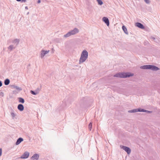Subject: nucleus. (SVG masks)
<instances>
[{
    "instance_id": "1",
    "label": "nucleus",
    "mask_w": 160,
    "mask_h": 160,
    "mask_svg": "<svg viewBox=\"0 0 160 160\" xmlns=\"http://www.w3.org/2000/svg\"><path fill=\"white\" fill-rule=\"evenodd\" d=\"M134 75L133 73L129 72H122L117 73L114 75L113 76L115 77L121 78H126L132 76Z\"/></svg>"
},
{
    "instance_id": "2",
    "label": "nucleus",
    "mask_w": 160,
    "mask_h": 160,
    "mask_svg": "<svg viewBox=\"0 0 160 160\" xmlns=\"http://www.w3.org/2000/svg\"><path fill=\"white\" fill-rule=\"evenodd\" d=\"M88 56V52L86 50H84L82 52L81 57L79 60V63L81 64L84 62L87 59Z\"/></svg>"
},
{
    "instance_id": "3",
    "label": "nucleus",
    "mask_w": 160,
    "mask_h": 160,
    "mask_svg": "<svg viewBox=\"0 0 160 160\" xmlns=\"http://www.w3.org/2000/svg\"><path fill=\"white\" fill-rule=\"evenodd\" d=\"M78 29L77 28H75L73 30L70 31L67 34H65L64 35V37L65 38L68 37L70 36H71L74 35L78 33Z\"/></svg>"
},
{
    "instance_id": "4",
    "label": "nucleus",
    "mask_w": 160,
    "mask_h": 160,
    "mask_svg": "<svg viewBox=\"0 0 160 160\" xmlns=\"http://www.w3.org/2000/svg\"><path fill=\"white\" fill-rule=\"evenodd\" d=\"M120 147L124 150L128 154H129L131 153V150L129 147L122 145H121Z\"/></svg>"
},
{
    "instance_id": "5",
    "label": "nucleus",
    "mask_w": 160,
    "mask_h": 160,
    "mask_svg": "<svg viewBox=\"0 0 160 160\" xmlns=\"http://www.w3.org/2000/svg\"><path fill=\"white\" fill-rule=\"evenodd\" d=\"M29 153L28 152H25L20 157V158L22 159H26L29 157Z\"/></svg>"
},
{
    "instance_id": "6",
    "label": "nucleus",
    "mask_w": 160,
    "mask_h": 160,
    "mask_svg": "<svg viewBox=\"0 0 160 160\" xmlns=\"http://www.w3.org/2000/svg\"><path fill=\"white\" fill-rule=\"evenodd\" d=\"M49 50L45 51L44 50H42L41 52L40 57L42 58L44 56L49 52Z\"/></svg>"
},
{
    "instance_id": "7",
    "label": "nucleus",
    "mask_w": 160,
    "mask_h": 160,
    "mask_svg": "<svg viewBox=\"0 0 160 160\" xmlns=\"http://www.w3.org/2000/svg\"><path fill=\"white\" fill-rule=\"evenodd\" d=\"M39 158V155L38 154H35L31 158V160H38Z\"/></svg>"
},
{
    "instance_id": "8",
    "label": "nucleus",
    "mask_w": 160,
    "mask_h": 160,
    "mask_svg": "<svg viewBox=\"0 0 160 160\" xmlns=\"http://www.w3.org/2000/svg\"><path fill=\"white\" fill-rule=\"evenodd\" d=\"M102 20L108 26H109V22L108 18L106 17H104L102 18Z\"/></svg>"
},
{
    "instance_id": "9",
    "label": "nucleus",
    "mask_w": 160,
    "mask_h": 160,
    "mask_svg": "<svg viewBox=\"0 0 160 160\" xmlns=\"http://www.w3.org/2000/svg\"><path fill=\"white\" fill-rule=\"evenodd\" d=\"M149 69L152 70L154 71H156L159 70V68L158 67L154 65H150Z\"/></svg>"
},
{
    "instance_id": "10",
    "label": "nucleus",
    "mask_w": 160,
    "mask_h": 160,
    "mask_svg": "<svg viewBox=\"0 0 160 160\" xmlns=\"http://www.w3.org/2000/svg\"><path fill=\"white\" fill-rule=\"evenodd\" d=\"M135 25L137 27L140 28L142 29H143L144 28V27L143 25L140 22H138L136 23H135Z\"/></svg>"
},
{
    "instance_id": "11",
    "label": "nucleus",
    "mask_w": 160,
    "mask_h": 160,
    "mask_svg": "<svg viewBox=\"0 0 160 160\" xmlns=\"http://www.w3.org/2000/svg\"><path fill=\"white\" fill-rule=\"evenodd\" d=\"M17 108L20 111H22L24 109V107L22 104H20L18 105Z\"/></svg>"
},
{
    "instance_id": "12",
    "label": "nucleus",
    "mask_w": 160,
    "mask_h": 160,
    "mask_svg": "<svg viewBox=\"0 0 160 160\" xmlns=\"http://www.w3.org/2000/svg\"><path fill=\"white\" fill-rule=\"evenodd\" d=\"M150 65H145L141 66L140 68L143 69H150Z\"/></svg>"
},
{
    "instance_id": "13",
    "label": "nucleus",
    "mask_w": 160,
    "mask_h": 160,
    "mask_svg": "<svg viewBox=\"0 0 160 160\" xmlns=\"http://www.w3.org/2000/svg\"><path fill=\"white\" fill-rule=\"evenodd\" d=\"M23 139L22 138H19L16 142L15 144L16 145H18L19 144L22 142L23 141Z\"/></svg>"
},
{
    "instance_id": "14",
    "label": "nucleus",
    "mask_w": 160,
    "mask_h": 160,
    "mask_svg": "<svg viewBox=\"0 0 160 160\" xmlns=\"http://www.w3.org/2000/svg\"><path fill=\"white\" fill-rule=\"evenodd\" d=\"M19 40L18 39H15L14 40L12 41V42L16 45V47L19 44Z\"/></svg>"
},
{
    "instance_id": "15",
    "label": "nucleus",
    "mask_w": 160,
    "mask_h": 160,
    "mask_svg": "<svg viewBox=\"0 0 160 160\" xmlns=\"http://www.w3.org/2000/svg\"><path fill=\"white\" fill-rule=\"evenodd\" d=\"M12 87L13 88L16 89V90H17L18 91H20L22 90V89L21 88H20V87H18V86H16V85H12Z\"/></svg>"
},
{
    "instance_id": "16",
    "label": "nucleus",
    "mask_w": 160,
    "mask_h": 160,
    "mask_svg": "<svg viewBox=\"0 0 160 160\" xmlns=\"http://www.w3.org/2000/svg\"><path fill=\"white\" fill-rule=\"evenodd\" d=\"M16 46H14V45H10L8 48V49L10 51H11L13 49H15L16 48Z\"/></svg>"
},
{
    "instance_id": "17",
    "label": "nucleus",
    "mask_w": 160,
    "mask_h": 160,
    "mask_svg": "<svg viewBox=\"0 0 160 160\" xmlns=\"http://www.w3.org/2000/svg\"><path fill=\"white\" fill-rule=\"evenodd\" d=\"M122 28L124 33L126 34H128V32L126 27L125 26L123 25L122 27Z\"/></svg>"
},
{
    "instance_id": "18",
    "label": "nucleus",
    "mask_w": 160,
    "mask_h": 160,
    "mask_svg": "<svg viewBox=\"0 0 160 160\" xmlns=\"http://www.w3.org/2000/svg\"><path fill=\"white\" fill-rule=\"evenodd\" d=\"M10 82V81L9 79L7 78L4 81V84L6 85H8Z\"/></svg>"
},
{
    "instance_id": "19",
    "label": "nucleus",
    "mask_w": 160,
    "mask_h": 160,
    "mask_svg": "<svg viewBox=\"0 0 160 160\" xmlns=\"http://www.w3.org/2000/svg\"><path fill=\"white\" fill-rule=\"evenodd\" d=\"M30 92L33 95H36L38 93V90H36L35 91L31 90L30 91Z\"/></svg>"
},
{
    "instance_id": "20",
    "label": "nucleus",
    "mask_w": 160,
    "mask_h": 160,
    "mask_svg": "<svg viewBox=\"0 0 160 160\" xmlns=\"http://www.w3.org/2000/svg\"><path fill=\"white\" fill-rule=\"evenodd\" d=\"M138 112L137 108L129 110L128 112L129 113H134Z\"/></svg>"
},
{
    "instance_id": "21",
    "label": "nucleus",
    "mask_w": 160,
    "mask_h": 160,
    "mask_svg": "<svg viewBox=\"0 0 160 160\" xmlns=\"http://www.w3.org/2000/svg\"><path fill=\"white\" fill-rule=\"evenodd\" d=\"M18 99L19 102L23 103L25 102L24 99L22 98H19Z\"/></svg>"
},
{
    "instance_id": "22",
    "label": "nucleus",
    "mask_w": 160,
    "mask_h": 160,
    "mask_svg": "<svg viewBox=\"0 0 160 160\" xmlns=\"http://www.w3.org/2000/svg\"><path fill=\"white\" fill-rule=\"evenodd\" d=\"M138 112H144L145 110L143 109L139 108H137Z\"/></svg>"
},
{
    "instance_id": "23",
    "label": "nucleus",
    "mask_w": 160,
    "mask_h": 160,
    "mask_svg": "<svg viewBox=\"0 0 160 160\" xmlns=\"http://www.w3.org/2000/svg\"><path fill=\"white\" fill-rule=\"evenodd\" d=\"M98 2V4L100 5H102L103 4V2L101 0H97Z\"/></svg>"
},
{
    "instance_id": "24",
    "label": "nucleus",
    "mask_w": 160,
    "mask_h": 160,
    "mask_svg": "<svg viewBox=\"0 0 160 160\" xmlns=\"http://www.w3.org/2000/svg\"><path fill=\"white\" fill-rule=\"evenodd\" d=\"M92 127V123L91 122L88 125V129L90 131H91Z\"/></svg>"
},
{
    "instance_id": "25",
    "label": "nucleus",
    "mask_w": 160,
    "mask_h": 160,
    "mask_svg": "<svg viewBox=\"0 0 160 160\" xmlns=\"http://www.w3.org/2000/svg\"><path fill=\"white\" fill-rule=\"evenodd\" d=\"M11 114L12 117V118H14L15 116V115L14 114V112H11Z\"/></svg>"
},
{
    "instance_id": "26",
    "label": "nucleus",
    "mask_w": 160,
    "mask_h": 160,
    "mask_svg": "<svg viewBox=\"0 0 160 160\" xmlns=\"http://www.w3.org/2000/svg\"><path fill=\"white\" fill-rule=\"evenodd\" d=\"M18 2H26V0H16Z\"/></svg>"
},
{
    "instance_id": "27",
    "label": "nucleus",
    "mask_w": 160,
    "mask_h": 160,
    "mask_svg": "<svg viewBox=\"0 0 160 160\" xmlns=\"http://www.w3.org/2000/svg\"><path fill=\"white\" fill-rule=\"evenodd\" d=\"M145 2L147 4H149L150 3V1L149 0H144Z\"/></svg>"
},
{
    "instance_id": "28",
    "label": "nucleus",
    "mask_w": 160,
    "mask_h": 160,
    "mask_svg": "<svg viewBox=\"0 0 160 160\" xmlns=\"http://www.w3.org/2000/svg\"><path fill=\"white\" fill-rule=\"evenodd\" d=\"M144 112H146L148 113H150L152 112V111H148V110H145V111Z\"/></svg>"
},
{
    "instance_id": "29",
    "label": "nucleus",
    "mask_w": 160,
    "mask_h": 160,
    "mask_svg": "<svg viewBox=\"0 0 160 160\" xmlns=\"http://www.w3.org/2000/svg\"><path fill=\"white\" fill-rule=\"evenodd\" d=\"M0 95L2 96V97H3L4 96V93L2 92H1L0 93Z\"/></svg>"
},
{
    "instance_id": "30",
    "label": "nucleus",
    "mask_w": 160,
    "mask_h": 160,
    "mask_svg": "<svg viewBox=\"0 0 160 160\" xmlns=\"http://www.w3.org/2000/svg\"><path fill=\"white\" fill-rule=\"evenodd\" d=\"M2 148H0V156H1L2 154Z\"/></svg>"
},
{
    "instance_id": "31",
    "label": "nucleus",
    "mask_w": 160,
    "mask_h": 160,
    "mask_svg": "<svg viewBox=\"0 0 160 160\" xmlns=\"http://www.w3.org/2000/svg\"><path fill=\"white\" fill-rule=\"evenodd\" d=\"M2 86V82L1 81H0V87Z\"/></svg>"
},
{
    "instance_id": "32",
    "label": "nucleus",
    "mask_w": 160,
    "mask_h": 160,
    "mask_svg": "<svg viewBox=\"0 0 160 160\" xmlns=\"http://www.w3.org/2000/svg\"><path fill=\"white\" fill-rule=\"evenodd\" d=\"M41 2V0H38L37 2L38 3H39Z\"/></svg>"
},
{
    "instance_id": "33",
    "label": "nucleus",
    "mask_w": 160,
    "mask_h": 160,
    "mask_svg": "<svg viewBox=\"0 0 160 160\" xmlns=\"http://www.w3.org/2000/svg\"><path fill=\"white\" fill-rule=\"evenodd\" d=\"M25 9H28V7L27 6H26L25 7Z\"/></svg>"
},
{
    "instance_id": "34",
    "label": "nucleus",
    "mask_w": 160,
    "mask_h": 160,
    "mask_svg": "<svg viewBox=\"0 0 160 160\" xmlns=\"http://www.w3.org/2000/svg\"><path fill=\"white\" fill-rule=\"evenodd\" d=\"M36 90H38V92H39V91L40 90V89L38 88H37V89Z\"/></svg>"
},
{
    "instance_id": "35",
    "label": "nucleus",
    "mask_w": 160,
    "mask_h": 160,
    "mask_svg": "<svg viewBox=\"0 0 160 160\" xmlns=\"http://www.w3.org/2000/svg\"><path fill=\"white\" fill-rule=\"evenodd\" d=\"M153 38V39L154 40H155V38Z\"/></svg>"
},
{
    "instance_id": "36",
    "label": "nucleus",
    "mask_w": 160,
    "mask_h": 160,
    "mask_svg": "<svg viewBox=\"0 0 160 160\" xmlns=\"http://www.w3.org/2000/svg\"><path fill=\"white\" fill-rule=\"evenodd\" d=\"M28 14H29V12H28L27 13V15H28Z\"/></svg>"
}]
</instances>
